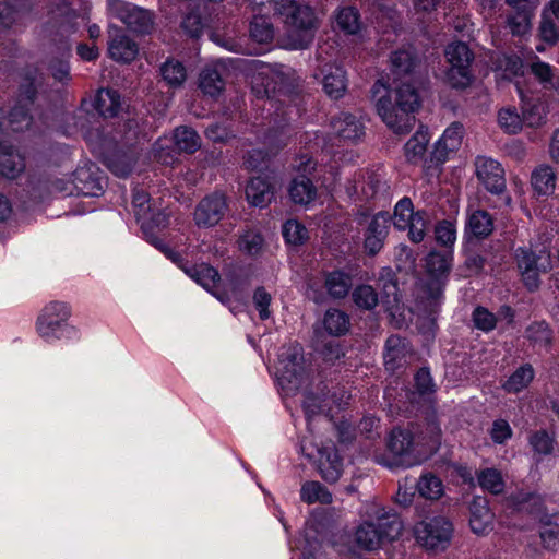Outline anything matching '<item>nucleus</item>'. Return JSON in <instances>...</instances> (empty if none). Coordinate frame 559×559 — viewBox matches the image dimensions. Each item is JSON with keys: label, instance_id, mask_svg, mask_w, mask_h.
<instances>
[{"label": "nucleus", "instance_id": "1", "mask_svg": "<svg viewBox=\"0 0 559 559\" xmlns=\"http://www.w3.org/2000/svg\"><path fill=\"white\" fill-rule=\"evenodd\" d=\"M395 82L390 91L381 82L372 87V97L378 115L396 134L408 133L415 124L414 112L420 107V97L411 78Z\"/></svg>", "mask_w": 559, "mask_h": 559}, {"label": "nucleus", "instance_id": "2", "mask_svg": "<svg viewBox=\"0 0 559 559\" xmlns=\"http://www.w3.org/2000/svg\"><path fill=\"white\" fill-rule=\"evenodd\" d=\"M440 444L441 429L436 423H429L425 431H420L416 438L407 429L395 428L390 432L386 442L393 461L385 464L390 468L419 465L435 454Z\"/></svg>", "mask_w": 559, "mask_h": 559}, {"label": "nucleus", "instance_id": "3", "mask_svg": "<svg viewBox=\"0 0 559 559\" xmlns=\"http://www.w3.org/2000/svg\"><path fill=\"white\" fill-rule=\"evenodd\" d=\"M402 531L403 523L396 514L373 503L366 508V520L356 528L355 542L361 549L374 550L399 538Z\"/></svg>", "mask_w": 559, "mask_h": 559}, {"label": "nucleus", "instance_id": "4", "mask_svg": "<svg viewBox=\"0 0 559 559\" xmlns=\"http://www.w3.org/2000/svg\"><path fill=\"white\" fill-rule=\"evenodd\" d=\"M276 13L295 34L290 36L288 48L305 49L312 43L318 19L310 5L297 0H282L276 5Z\"/></svg>", "mask_w": 559, "mask_h": 559}, {"label": "nucleus", "instance_id": "5", "mask_svg": "<svg viewBox=\"0 0 559 559\" xmlns=\"http://www.w3.org/2000/svg\"><path fill=\"white\" fill-rule=\"evenodd\" d=\"M72 308L63 300H51L40 310L36 320V331L47 342L61 338H76L79 330L69 323Z\"/></svg>", "mask_w": 559, "mask_h": 559}, {"label": "nucleus", "instance_id": "6", "mask_svg": "<svg viewBox=\"0 0 559 559\" xmlns=\"http://www.w3.org/2000/svg\"><path fill=\"white\" fill-rule=\"evenodd\" d=\"M162 252L170 259L174 263H176L180 269H182L192 280H194L198 284L204 287L207 292L214 295L222 302H227L229 300L228 293L233 295L234 298L239 299L241 297V293L239 290L238 283L235 280H227L224 283V293H219L217 290L219 283V274L218 272L207 264H200L188 267L180 254L177 252V247H159Z\"/></svg>", "mask_w": 559, "mask_h": 559}, {"label": "nucleus", "instance_id": "7", "mask_svg": "<svg viewBox=\"0 0 559 559\" xmlns=\"http://www.w3.org/2000/svg\"><path fill=\"white\" fill-rule=\"evenodd\" d=\"M302 348L293 344L281 349L274 366L275 378L286 394L297 391L306 380Z\"/></svg>", "mask_w": 559, "mask_h": 559}, {"label": "nucleus", "instance_id": "8", "mask_svg": "<svg viewBox=\"0 0 559 559\" xmlns=\"http://www.w3.org/2000/svg\"><path fill=\"white\" fill-rule=\"evenodd\" d=\"M448 69L444 74L447 83L453 88H465L473 81L472 62L474 53L462 41H455L445 48Z\"/></svg>", "mask_w": 559, "mask_h": 559}, {"label": "nucleus", "instance_id": "9", "mask_svg": "<svg viewBox=\"0 0 559 559\" xmlns=\"http://www.w3.org/2000/svg\"><path fill=\"white\" fill-rule=\"evenodd\" d=\"M305 456L316 461L321 477L328 483H336L343 473V463L333 442L317 444L311 440H302L300 445Z\"/></svg>", "mask_w": 559, "mask_h": 559}, {"label": "nucleus", "instance_id": "10", "mask_svg": "<svg viewBox=\"0 0 559 559\" xmlns=\"http://www.w3.org/2000/svg\"><path fill=\"white\" fill-rule=\"evenodd\" d=\"M393 225L397 230L407 231L412 242H421L428 230V214L425 211H414L409 198L401 199L393 213Z\"/></svg>", "mask_w": 559, "mask_h": 559}, {"label": "nucleus", "instance_id": "11", "mask_svg": "<svg viewBox=\"0 0 559 559\" xmlns=\"http://www.w3.org/2000/svg\"><path fill=\"white\" fill-rule=\"evenodd\" d=\"M453 525L444 516H433L418 522L414 526L416 540L425 548L444 549L452 537Z\"/></svg>", "mask_w": 559, "mask_h": 559}, {"label": "nucleus", "instance_id": "12", "mask_svg": "<svg viewBox=\"0 0 559 559\" xmlns=\"http://www.w3.org/2000/svg\"><path fill=\"white\" fill-rule=\"evenodd\" d=\"M133 210L141 229L148 237L155 234V229L164 228L168 225L169 217L163 211H155L151 205L150 195L144 191L133 193Z\"/></svg>", "mask_w": 559, "mask_h": 559}, {"label": "nucleus", "instance_id": "13", "mask_svg": "<svg viewBox=\"0 0 559 559\" xmlns=\"http://www.w3.org/2000/svg\"><path fill=\"white\" fill-rule=\"evenodd\" d=\"M108 7L116 17L135 33H148L153 27L152 15L146 10L121 0H108Z\"/></svg>", "mask_w": 559, "mask_h": 559}, {"label": "nucleus", "instance_id": "14", "mask_svg": "<svg viewBox=\"0 0 559 559\" xmlns=\"http://www.w3.org/2000/svg\"><path fill=\"white\" fill-rule=\"evenodd\" d=\"M475 173L480 183L491 193H500L506 188L504 169L490 157L478 156L475 159Z\"/></svg>", "mask_w": 559, "mask_h": 559}, {"label": "nucleus", "instance_id": "15", "mask_svg": "<svg viewBox=\"0 0 559 559\" xmlns=\"http://www.w3.org/2000/svg\"><path fill=\"white\" fill-rule=\"evenodd\" d=\"M36 85L34 81H26L21 85L20 102L23 105L15 107L5 120L8 127L14 132H20L27 129L32 122V117L26 109V105L33 103L36 95Z\"/></svg>", "mask_w": 559, "mask_h": 559}, {"label": "nucleus", "instance_id": "16", "mask_svg": "<svg viewBox=\"0 0 559 559\" xmlns=\"http://www.w3.org/2000/svg\"><path fill=\"white\" fill-rule=\"evenodd\" d=\"M226 211V200L222 194L204 198L194 211V221L199 227H209L217 224Z\"/></svg>", "mask_w": 559, "mask_h": 559}, {"label": "nucleus", "instance_id": "17", "mask_svg": "<svg viewBox=\"0 0 559 559\" xmlns=\"http://www.w3.org/2000/svg\"><path fill=\"white\" fill-rule=\"evenodd\" d=\"M139 48L129 36L119 28L110 26L108 53L109 57L118 62H131L138 56Z\"/></svg>", "mask_w": 559, "mask_h": 559}, {"label": "nucleus", "instance_id": "18", "mask_svg": "<svg viewBox=\"0 0 559 559\" xmlns=\"http://www.w3.org/2000/svg\"><path fill=\"white\" fill-rule=\"evenodd\" d=\"M495 515L484 497H475L469 504V526L476 535H487L493 530Z\"/></svg>", "mask_w": 559, "mask_h": 559}, {"label": "nucleus", "instance_id": "19", "mask_svg": "<svg viewBox=\"0 0 559 559\" xmlns=\"http://www.w3.org/2000/svg\"><path fill=\"white\" fill-rule=\"evenodd\" d=\"M331 127L333 134L344 143H356L365 135L364 124L350 114H340L332 120Z\"/></svg>", "mask_w": 559, "mask_h": 559}, {"label": "nucleus", "instance_id": "20", "mask_svg": "<svg viewBox=\"0 0 559 559\" xmlns=\"http://www.w3.org/2000/svg\"><path fill=\"white\" fill-rule=\"evenodd\" d=\"M452 263L451 247H433L425 258V269L437 285L439 290V280L445 275Z\"/></svg>", "mask_w": 559, "mask_h": 559}, {"label": "nucleus", "instance_id": "21", "mask_svg": "<svg viewBox=\"0 0 559 559\" xmlns=\"http://www.w3.org/2000/svg\"><path fill=\"white\" fill-rule=\"evenodd\" d=\"M322 72V85L325 94L338 99L347 90V79L344 69L334 63L324 64Z\"/></svg>", "mask_w": 559, "mask_h": 559}, {"label": "nucleus", "instance_id": "22", "mask_svg": "<svg viewBox=\"0 0 559 559\" xmlns=\"http://www.w3.org/2000/svg\"><path fill=\"white\" fill-rule=\"evenodd\" d=\"M226 68L223 63L216 62L205 67L199 75V87L211 97L218 96L225 88V80L223 75Z\"/></svg>", "mask_w": 559, "mask_h": 559}, {"label": "nucleus", "instance_id": "23", "mask_svg": "<svg viewBox=\"0 0 559 559\" xmlns=\"http://www.w3.org/2000/svg\"><path fill=\"white\" fill-rule=\"evenodd\" d=\"M412 352L405 340L397 335H392L386 340L384 350V365L388 370L394 371L408 361Z\"/></svg>", "mask_w": 559, "mask_h": 559}, {"label": "nucleus", "instance_id": "24", "mask_svg": "<svg viewBox=\"0 0 559 559\" xmlns=\"http://www.w3.org/2000/svg\"><path fill=\"white\" fill-rule=\"evenodd\" d=\"M557 185V174L547 164L538 165L531 174V187L537 195H550Z\"/></svg>", "mask_w": 559, "mask_h": 559}, {"label": "nucleus", "instance_id": "25", "mask_svg": "<svg viewBox=\"0 0 559 559\" xmlns=\"http://www.w3.org/2000/svg\"><path fill=\"white\" fill-rule=\"evenodd\" d=\"M273 194V186L265 177H254L246 187L247 200L253 206H266L271 202Z\"/></svg>", "mask_w": 559, "mask_h": 559}, {"label": "nucleus", "instance_id": "26", "mask_svg": "<svg viewBox=\"0 0 559 559\" xmlns=\"http://www.w3.org/2000/svg\"><path fill=\"white\" fill-rule=\"evenodd\" d=\"M25 168L24 158L12 146L0 143V175L17 177Z\"/></svg>", "mask_w": 559, "mask_h": 559}, {"label": "nucleus", "instance_id": "27", "mask_svg": "<svg viewBox=\"0 0 559 559\" xmlns=\"http://www.w3.org/2000/svg\"><path fill=\"white\" fill-rule=\"evenodd\" d=\"M463 127L460 123H452L443 132L436 145L438 158L445 157L449 153L456 151L462 143Z\"/></svg>", "mask_w": 559, "mask_h": 559}, {"label": "nucleus", "instance_id": "28", "mask_svg": "<svg viewBox=\"0 0 559 559\" xmlns=\"http://www.w3.org/2000/svg\"><path fill=\"white\" fill-rule=\"evenodd\" d=\"M429 136L427 130L419 129L405 144L406 159L412 164H418L426 155Z\"/></svg>", "mask_w": 559, "mask_h": 559}, {"label": "nucleus", "instance_id": "29", "mask_svg": "<svg viewBox=\"0 0 559 559\" xmlns=\"http://www.w3.org/2000/svg\"><path fill=\"white\" fill-rule=\"evenodd\" d=\"M390 221L391 217L388 213L380 212L376 214L369 223L365 245H377L383 242L389 234Z\"/></svg>", "mask_w": 559, "mask_h": 559}, {"label": "nucleus", "instance_id": "30", "mask_svg": "<svg viewBox=\"0 0 559 559\" xmlns=\"http://www.w3.org/2000/svg\"><path fill=\"white\" fill-rule=\"evenodd\" d=\"M121 107L120 95L118 92L109 88L98 91L95 99L96 110L104 117H114Z\"/></svg>", "mask_w": 559, "mask_h": 559}, {"label": "nucleus", "instance_id": "31", "mask_svg": "<svg viewBox=\"0 0 559 559\" xmlns=\"http://www.w3.org/2000/svg\"><path fill=\"white\" fill-rule=\"evenodd\" d=\"M289 195L297 204H308L314 200L317 190L309 178L299 176L292 181Z\"/></svg>", "mask_w": 559, "mask_h": 559}, {"label": "nucleus", "instance_id": "32", "mask_svg": "<svg viewBox=\"0 0 559 559\" xmlns=\"http://www.w3.org/2000/svg\"><path fill=\"white\" fill-rule=\"evenodd\" d=\"M419 495L427 500H439L444 495V485L435 474H423L417 481Z\"/></svg>", "mask_w": 559, "mask_h": 559}, {"label": "nucleus", "instance_id": "33", "mask_svg": "<svg viewBox=\"0 0 559 559\" xmlns=\"http://www.w3.org/2000/svg\"><path fill=\"white\" fill-rule=\"evenodd\" d=\"M300 499L308 504H329L332 502V493L321 483L311 480L302 484Z\"/></svg>", "mask_w": 559, "mask_h": 559}, {"label": "nucleus", "instance_id": "34", "mask_svg": "<svg viewBox=\"0 0 559 559\" xmlns=\"http://www.w3.org/2000/svg\"><path fill=\"white\" fill-rule=\"evenodd\" d=\"M492 229V218L487 212L479 210L469 215L466 224V230L476 238H486L491 234Z\"/></svg>", "mask_w": 559, "mask_h": 559}, {"label": "nucleus", "instance_id": "35", "mask_svg": "<svg viewBox=\"0 0 559 559\" xmlns=\"http://www.w3.org/2000/svg\"><path fill=\"white\" fill-rule=\"evenodd\" d=\"M535 376L534 369L531 365L525 364L518 368L509 379L503 383L502 388L508 393H519L533 381Z\"/></svg>", "mask_w": 559, "mask_h": 559}, {"label": "nucleus", "instance_id": "36", "mask_svg": "<svg viewBox=\"0 0 559 559\" xmlns=\"http://www.w3.org/2000/svg\"><path fill=\"white\" fill-rule=\"evenodd\" d=\"M74 186L84 195H97L103 191L100 180L87 168H80L74 173Z\"/></svg>", "mask_w": 559, "mask_h": 559}, {"label": "nucleus", "instance_id": "37", "mask_svg": "<svg viewBox=\"0 0 559 559\" xmlns=\"http://www.w3.org/2000/svg\"><path fill=\"white\" fill-rule=\"evenodd\" d=\"M539 537L544 548L555 549L559 543V514H551L540 520Z\"/></svg>", "mask_w": 559, "mask_h": 559}, {"label": "nucleus", "instance_id": "38", "mask_svg": "<svg viewBox=\"0 0 559 559\" xmlns=\"http://www.w3.org/2000/svg\"><path fill=\"white\" fill-rule=\"evenodd\" d=\"M250 37L260 44L270 43L274 38V26L264 15H254L250 23Z\"/></svg>", "mask_w": 559, "mask_h": 559}, {"label": "nucleus", "instance_id": "39", "mask_svg": "<svg viewBox=\"0 0 559 559\" xmlns=\"http://www.w3.org/2000/svg\"><path fill=\"white\" fill-rule=\"evenodd\" d=\"M392 72L396 76L394 81L404 80L411 75L415 67V58L409 50H399L391 56Z\"/></svg>", "mask_w": 559, "mask_h": 559}, {"label": "nucleus", "instance_id": "40", "mask_svg": "<svg viewBox=\"0 0 559 559\" xmlns=\"http://www.w3.org/2000/svg\"><path fill=\"white\" fill-rule=\"evenodd\" d=\"M533 9L515 11L507 19V25L513 36H525L532 28Z\"/></svg>", "mask_w": 559, "mask_h": 559}, {"label": "nucleus", "instance_id": "41", "mask_svg": "<svg viewBox=\"0 0 559 559\" xmlns=\"http://www.w3.org/2000/svg\"><path fill=\"white\" fill-rule=\"evenodd\" d=\"M323 324L329 334L340 336L348 331L349 319L345 312L330 309L324 316Z\"/></svg>", "mask_w": 559, "mask_h": 559}, {"label": "nucleus", "instance_id": "42", "mask_svg": "<svg viewBox=\"0 0 559 559\" xmlns=\"http://www.w3.org/2000/svg\"><path fill=\"white\" fill-rule=\"evenodd\" d=\"M160 74L170 87L181 86L187 79V71L183 64L176 60H167L160 67Z\"/></svg>", "mask_w": 559, "mask_h": 559}, {"label": "nucleus", "instance_id": "43", "mask_svg": "<svg viewBox=\"0 0 559 559\" xmlns=\"http://www.w3.org/2000/svg\"><path fill=\"white\" fill-rule=\"evenodd\" d=\"M531 72L545 87L559 92V74L550 64L543 61L533 62Z\"/></svg>", "mask_w": 559, "mask_h": 559}, {"label": "nucleus", "instance_id": "44", "mask_svg": "<svg viewBox=\"0 0 559 559\" xmlns=\"http://www.w3.org/2000/svg\"><path fill=\"white\" fill-rule=\"evenodd\" d=\"M282 234L287 245H304L310 239L308 229L297 219L285 222Z\"/></svg>", "mask_w": 559, "mask_h": 559}, {"label": "nucleus", "instance_id": "45", "mask_svg": "<svg viewBox=\"0 0 559 559\" xmlns=\"http://www.w3.org/2000/svg\"><path fill=\"white\" fill-rule=\"evenodd\" d=\"M175 145L178 151L193 153L200 147V138L195 131L180 127L174 133Z\"/></svg>", "mask_w": 559, "mask_h": 559}, {"label": "nucleus", "instance_id": "46", "mask_svg": "<svg viewBox=\"0 0 559 559\" xmlns=\"http://www.w3.org/2000/svg\"><path fill=\"white\" fill-rule=\"evenodd\" d=\"M499 127L509 134H516L523 126V118L514 107H504L498 112Z\"/></svg>", "mask_w": 559, "mask_h": 559}, {"label": "nucleus", "instance_id": "47", "mask_svg": "<svg viewBox=\"0 0 559 559\" xmlns=\"http://www.w3.org/2000/svg\"><path fill=\"white\" fill-rule=\"evenodd\" d=\"M325 286L332 297L342 298L349 292L352 281L346 274L335 271L326 276Z\"/></svg>", "mask_w": 559, "mask_h": 559}, {"label": "nucleus", "instance_id": "48", "mask_svg": "<svg viewBox=\"0 0 559 559\" xmlns=\"http://www.w3.org/2000/svg\"><path fill=\"white\" fill-rule=\"evenodd\" d=\"M135 158L129 153H116L106 157L107 167L118 177L128 176L134 166Z\"/></svg>", "mask_w": 559, "mask_h": 559}, {"label": "nucleus", "instance_id": "49", "mask_svg": "<svg viewBox=\"0 0 559 559\" xmlns=\"http://www.w3.org/2000/svg\"><path fill=\"white\" fill-rule=\"evenodd\" d=\"M479 486L495 495L501 493L504 489V480L501 473L496 468H486L478 474Z\"/></svg>", "mask_w": 559, "mask_h": 559}, {"label": "nucleus", "instance_id": "50", "mask_svg": "<svg viewBox=\"0 0 559 559\" xmlns=\"http://www.w3.org/2000/svg\"><path fill=\"white\" fill-rule=\"evenodd\" d=\"M335 20L337 27L347 34H356L360 28L359 15L354 8L340 9Z\"/></svg>", "mask_w": 559, "mask_h": 559}, {"label": "nucleus", "instance_id": "51", "mask_svg": "<svg viewBox=\"0 0 559 559\" xmlns=\"http://www.w3.org/2000/svg\"><path fill=\"white\" fill-rule=\"evenodd\" d=\"M380 283L382 284L383 289V300L388 306H392L393 304H397L400 300L399 297V288L396 282L394 281V274L391 269H383L380 273L379 277Z\"/></svg>", "mask_w": 559, "mask_h": 559}, {"label": "nucleus", "instance_id": "52", "mask_svg": "<svg viewBox=\"0 0 559 559\" xmlns=\"http://www.w3.org/2000/svg\"><path fill=\"white\" fill-rule=\"evenodd\" d=\"M354 301L358 307L372 309L378 304V295L369 285L357 287L353 294Z\"/></svg>", "mask_w": 559, "mask_h": 559}, {"label": "nucleus", "instance_id": "53", "mask_svg": "<svg viewBox=\"0 0 559 559\" xmlns=\"http://www.w3.org/2000/svg\"><path fill=\"white\" fill-rule=\"evenodd\" d=\"M526 336L535 344L547 346L551 341V332L545 322H535L526 330Z\"/></svg>", "mask_w": 559, "mask_h": 559}, {"label": "nucleus", "instance_id": "54", "mask_svg": "<svg viewBox=\"0 0 559 559\" xmlns=\"http://www.w3.org/2000/svg\"><path fill=\"white\" fill-rule=\"evenodd\" d=\"M533 450L540 455L550 454L554 450V438L546 431L535 432L530 438Z\"/></svg>", "mask_w": 559, "mask_h": 559}, {"label": "nucleus", "instance_id": "55", "mask_svg": "<svg viewBox=\"0 0 559 559\" xmlns=\"http://www.w3.org/2000/svg\"><path fill=\"white\" fill-rule=\"evenodd\" d=\"M435 238L439 245H453L456 239V229L453 223L441 221L435 226Z\"/></svg>", "mask_w": 559, "mask_h": 559}, {"label": "nucleus", "instance_id": "56", "mask_svg": "<svg viewBox=\"0 0 559 559\" xmlns=\"http://www.w3.org/2000/svg\"><path fill=\"white\" fill-rule=\"evenodd\" d=\"M473 322L477 329L489 332L496 328L497 319L486 308L477 307L473 312Z\"/></svg>", "mask_w": 559, "mask_h": 559}, {"label": "nucleus", "instance_id": "57", "mask_svg": "<svg viewBox=\"0 0 559 559\" xmlns=\"http://www.w3.org/2000/svg\"><path fill=\"white\" fill-rule=\"evenodd\" d=\"M384 187L385 181L383 177L379 174L370 173L361 185V193L367 199L374 198Z\"/></svg>", "mask_w": 559, "mask_h": 559}, {"label": "nucleus", "instance_id": "58", "mask_svg": "<svg viewBox=\"0 0 559 559\" xmlns=\"http://www.w3.org/2000/svg\"><path fill=\"white\" fill-rule=\"evenodd\" d=\"M542 38L547 43H556L559 38V25L557 21L543 13L539 26Z\"/></svg>", "mask_w": 559, "mask_h": 559}, {"label": "nucleus", "instance_id": "59", "mask_svg": "<svg viewBox=\"0 0 559 559\" xmlns=\"http://www.w3.org/2000/svg\"><path fill=\"white\" fill-rule=\"evenodd\" d=\"M491 439L496 443H503L512 436V429L504 419L495 420L490 430Z\"/></svg>", "mask_w": 559, "mask_h": 559}, {"label": "nucleus", "instance_id": "60", "mask_svg": "<svg viewBox=\"0 0 559 559\" xmlns=\"http://www.w3.org/2000/svg\"><path fill=\"white\" fill-rule=\"evenodd\" d=\"M253 302L259 310L262 320L270 317L269 306L271 304V295L262 287L258 288L253 294Z\"/></svg>", "mask_w": 559, "mask_h": 559}, {"label": "nucleus", "instance_id": "61", "mask_svg": "<svg viewBox=\"0 0 559 559\" xmlns=\"http://www.w3.org/2000/svg\"><path fill=\"white\" fill-rule=\"evenodd\" d=\"M519 267L522 271L523 280L527 281L530 272L538 270L536 257L532 252L522 250V257L519 258Z\"/></svg>", "mask_w": 559, "mask_h": 559}, {"label": "nucleus", "instance_id": "62", "mask_svg": "<svg viewBox=\"0 0 559 559\" xmlns=\"http://www.w3.org/2000/svg\"><path fill=\"white\" fill-rule=\"evenodd\" d=\"M182 28L192 37H198L203 28L201 16L197 13H190L182 21Z\"/></svg>", "mask_w": 559, "mask_h": 559}, {"label": "nucleus", "instance_id": "63", "mask_svg": "<svg viewBox=\"0 0 559 559\" xmlns=\"http://www.w3.org/2000/svg\"><path fill=\"white\" fill-rule=\"evenodd\" d=\"M523 123L526 122L530 127H539L544 123L545 115L542 105H533L522 117Z\"/></svg>", "mask_w": 559, "mask_h": 559}, {"label": "nucleus", "instance_id": "64", "mask_svg": "<svg viewBox=\"0 0 559 559\" xmlns=\"http://www.w3.org/2000/svg\"><path fill=\"white\" fill-rule=\"evenodd\" d=\"M50 70L52 76L57 81L61 83H67L70 81V68L68 62H66L64 60H60L57 63L51 64Z\"/></svg>", "mask_w": 559, "mask_h": 559}]
</instances>
